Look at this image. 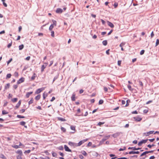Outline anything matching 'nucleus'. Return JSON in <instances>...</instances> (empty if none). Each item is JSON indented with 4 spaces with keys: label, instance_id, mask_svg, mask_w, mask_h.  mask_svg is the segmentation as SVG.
<instances>
[{
    "label": "nucleus",
    "instance_id": "cd10ccee",
    "mask_svg": "<svg viewBox=\"0 0 159 159\" xmlns=\"http://www.w3.org/2000/svg\"><path fill=\"white\" fill-rule=\"evenodd\" d=\"M81 152L83 155L85 156H86L87 155V153L84 151H82Z\"/></svg>",
    "mask_w": 159,
    "mask_h": 159
},
{
    "label": "nucleus",
    "instance_id": "bb28decb",
    "mask_svg": "<svg viewBox=\"0 0 159 159\" xmlns=\"http://www.w3.org/2000/svg\"><path fill=\"white\" fill-rule=\"evenodd\" d=\"M3 2V5L6 7H7V5L6 3L5 2V0H1Z\"/></svg>",
    "mask_w": 159,
    "mask_h": 159
},
{
    "label": "nucleus",
    "instance_id": "bf43d9fd",
    "mask_svg": "<svg viewBox=\"0 0 159 159\" xmlns=\"http://www.w3.org/2000/svg\"><path fill=\"white\" fill-rule=\"evenodd\" d=\"M59 153L60 156H61L62 157H63L64 156V154L63 153H62L61 152H59Z\"/></svg>",
    "mask_w": 159,
    "mask_h": 159
},
{
    "label": "nucleus",
    "instance_id": "f3484780",
    "mask_svg": "<svg viewBox=\"0 0 159 159\" xmlns=\"http://www.w3.org/2000/svg\"><path fill=\"white\" fill-rule=\"evenodd\" d=\"M40 94H39L35 97V100L38 101L40 99Z\"/></svg>",
    "mask_w": 159,
    "mask_h": 159
},
{
    "label": "nucleus",
    "instance_id": "4be33fe9",
    "mask_svg": "<svg viewBox=\"0 0 159 159\" xmlns=\"http://www.w3.org/2000/svg\"><path fill=\"white\" fill-rule=\"evenodd\" d=\"M18 100L17 98H15L12 99L11 101L13 102H16Z\"/></svg>",
    "mask_w": 159,
    "mask_h": 159
},
{
    "label": "nucleus",
    "instance_id": "c9c22d12",
    "mask_svg": "<svg viewBox=\"0 0 159 159\" xmlns=\"http://www.w3.org/2000/svg\"><path fill=\"white\" fill-rule=\"evenodd\" d=\"M52 154L53 157H56L57 155V153L56 152H52Z\"/></svg>",
    "mask_w": 159,
    "mask_h": 159
},
{
    "label": "nucleus",
    "instance_id": "864d4df0",
    "mask_svg": "<svg viewBox=\"0 0 159 159\" xmlns=\"http://www.w3.org/2000/svg\"><path fill=\"white\" fill-rule=\"evenodd\" d=\"M12 58H11L10 60L7 61V64L8 65L10 62L12 61Z\"/></svg>",
    "mask_w": 159,
    "mask_h": 159
},
{
    "label": "nucleus",
    "instance_id": "603ef678",
    "mask_svg": "<svg viewBox=\"0 0 159 159\" xmlns=\"http://www.w3.org/2000/svg\"><path fill=\"white\" fill-rule=\"evenodd\" d=\"M0 158L3 159H6V157L3 155H2L0 156Z\"/></svg>",
    "mask_w": 159,
    "mask_h": 159
},
{
    "label": "nucleus",
    "instance_id": "7c9ffc66",
    "mask_svg": "<svg viewBox=\"0 0 159 159\" xmlns=\"http://www.w3.org/2000/svg\"><path fill=\"white\" fill-rule=\"evenodd\" d=\"M25 122L24 121H21L20 122V125H22V126H24L25 125Z\"/></svg>",
    "mask_w": 159,
    "mask_h": 159
},
{
    "label": "nucleus",
    "instance_id": "6e6552de",
    "mask_svg": "<svg viewBox=\"0 0 159 159\" xmlns=\"http://www.w3.org/2000/svg\"><path fill=\"white\" fill-rule=\"evenodd\" d=\"M64 148H65V150L66 151L71 152V150L66 145H64Z\"/></svg>",
    "mask_w": 159,
    "mask_h": 159
},
{
    "label": "nucleus",
    "instance_id": "f704fd0d",
    "mask_svg": "<svg viewBox=\"0 0 159 159\" xmlns=\"http://www.w3.org/2000/svg\"><path fill=\"white\" fill-rule=\"evenodd\" d=\"M8 113V112H7L5 110H3L2 111V114L3 115L7 114Z\"/></svg>",
    "mask_w": 159,
    "mask_h": 159
},
{
    "label": "nucleus",
    "instance_id": "39448f33",
    "mask_svg": "<svg viewBox=\"0 0 159 159\" xmlns=\"http://www.w3.org/2000/svg\"><path fill=\"white\" fill-rule=\"evenodd\" d=\"M25 80V79L23 77H22L20 78L17 82V84H19L21 83H22L24 82Z\"/></svg>",
    "mask_w": 159,
    "mask_h": 159
},
{
    "label": "nucleus",
    "instance_id": "13d9d810",
    "mask_svg": "<svg viewBox=\"0 0 159 159\" xmlns=\"http://www.w3.org/2000/svg\"><path fill=\"white\" fill-rule=\"evenodd\" d=\"M11 44H12V43L11 42V43H9L7 45V47L9 48H10L11 46Z\"/></svg>",
    "mask_w": 159,
    "mask_h": 159
},
{
    "label": "nucleus",
    "instance_id": "4c0bfd02",
    "mask_svg": "<svg viewBox=\"0 0 159 159\" xmlns=\"http://www.w3.org/2000/svg\"><path fill=\"white\" fill-rule=\"evenodd\" d=\"M104 122H99L98 124V125L99 126H101L102 125L104 124Z\"/></svg>",
    "mask_w": 159,
    "mask_h": 159
},
{
    "label": "nucleus",
    "instance_id": "3c124183",
    "mask_svg": "<svg viewBox=\"0 0 159 159\" xmlns=\"http://www.w3.org/2000/svg\"><path fill=\"white\" fill-rule=\"evenodd\" d=\"M13 147L16 149H17L19 148V146L17 145H14L13 146Z\"/></svg>",
    "mask_w": 159,
    "mask_h": 159
},
{
    "label": "nucleus",
    "instance_id": "7ed1b4c3",
    "mask_svg": "<svg viewBox=\"0 0 159 159\" xmlns=\"http://www.w3.org/2000/svg\"><path fill=\"white\" fill-rule=\"evenodd\" d=\"M44 88H41L37 89L35 92V94H39L41 93L43 90H44Z\"/></svg>",
    "mask_w": 159,
    "mask_h": 159
},
{
    "label": "nucleus",
    "instance_id": "4d7b16f0",
    "mask_svg": "<svg viewBox=\"0 0 159 159\" xmlns=\"http://www.w3.org/2000/svg\"><path fill=\"white\" fill-rule=\"evenodd\" d=\"M127 87H128V89L129 90H131V86L130 85H128L127 86Z\"/></svg>",
    "mask_w": 159,
    "mask_h": 159
},
{
    "label": "nucleus",
    "instance_id": "69168bd1",
    "mask_svg": "<svg viewBox=\"0 0 159 159\" xmlns=\"http://www.w3.org/2000/svg\"><path fill=\"white\" fill-rule=\"evenodd\" d=\"M125 147H124L123 148H120L119 149V151H123V150H125Z\"/></svg>",
    "mask_w": 159,
    "mask_h": 159
},
{
    "label": "nucleus",
    "instance_id": "20e7f679",
    "mask_svg": "<svg viewBox=\"0 0 159 159\" xmlns=\"http://www.w3.org/2000/svg\"><path fill=\"white\" fill-rule=\"evenodd\" d=\"M63 11V10L59 8H57L56 11V12L58 14L61 13Z\"/></svg>",
    "mask_w": 159,
    "mask_h": 159
},
{
    "label": "nucleus",
    "instance_id": "58836bf2",
    "mask_svg": "<svg viewBox=\"0 0 159 159\" xmlns=\"http://www.w3.org/2000/svg\"><path fill=\"white\" fill-rule=\"evenodd\" d=\"M52 22H53L52 25H55V26H56V24H57V22H56V20H52Z\"/></svg>",
    "mask_w": 159,
    "mask_h": 159
},
{
    "label": "nucleus",
    "instance_id": "774afa93",
    "mask_svg": "<svg viewBox=\"0 0 159 159\" xmlns=\"http://www.w3.org/2000/svg\"><path fill=\"white\" fill-rule=\"evenodd\" d=\"M121 63V61H118V66H120Z\"/></svg>",
    "mask_w": 159,
    "mask_h": 159
},
{
    "label": "nucleus",
    "instance_id": "8fccbe9b",
    "mask_svg": "<svg viewBox=\"0 0 159 159\" xmlns=\"http://www.w3.org/2000/svg\"><path fill=\"white\" fill-rule=\"evenodd\" d=\"M144 52L145 51L144 50H142L140 52V54L141 55L143 54Z\"/></svg>",
    "mask_w": 159,
    "mask_h": 159
},
{
    "label": "nucleus",
    "instance_id": "412c9836",
    "mask_svg": "<svg viewBox=\"0 0 159 159\" xmlns=\"http://www.w3.org/2000/svg\"><path fill=\"white\" fill-rule=\"evenodd\" d=\"M148 153V151H145L144 152H143V153L140 156V157H141L144 155H146V154H147Z\"/></svg>",
    "mask_w": 159,
    "mask_h": 159
},
{
    "label": "nucleus",
    "instance_id": "423d86ee",
    "mask_svg": "<svg viewBox=\"0 0 159 159\" xmlns=\"http://www.w3.org/2000/svg\"><path fill=\"white\" fill-rule=\"evenodd\" d=\"M48 64L47 63H44V64L41 67V71H43L45 68L46 67Z\"/></svg>",
    "mask_w": 159,
    "mask_h": 159
},
{
    "label": "nucleus",
    "instance_id": "473e14b6",
    "mask_svg": "<svg viewBox=\"0 0 159 159\" xmlns=\"http://www.w3.org/2000/svg\"><path fill=\"white\" fill-rule=\"evenodd\" d=\"M53 27H54V26L53 25H52V24L49 27V30H51L53 28Z\"/></svg>",
    "mask_w": 159,
    "mask_h": 159
},
{
    "label": "nucleus",
    "instance_id": "338daca9",
    "mask_svg": "<svg viewBox=\"0 0 159 159\" xmlns=\"http://www.w3.org/2000/svg\"><path fill=\"white\" fill-rule=\"evenodd\" d=\"M154 35V34L153 33V31H152L151 34V38H152Z\"/></svg>",
    "mask_w": 159,
    "mask_h": 159
},
{
    "label": "nucleus",
    "instance_id": "2f4dec72",
    "mask_svg": "<svg viewBox=\"0 0 159 159\" xmlns=\"http://www.w3.org/2000/svg\"><path fill=\"white\" fill-rule=\"evenodd\" d=\"M17 117L19 118H25L24 116H21L20 115H17Z\"/></svg>",
    "mask_w": 159,
    "mask_h": 159
},
{
    "label": "nucleus",
    "instance_id": "72a5a7b5",
    "mask_svg": "<svg viewBox=\"0 0 159 159\" xmlns=\"http://www.w3.org/2000/svg\"><path fill=\"white\" fill-rule=\"evenodd\" d=\"M159 44V39H157L156 40V43L155 46H157Z\"/></svg>",
    "mask_w": 159,
    "mask_h": 159
},
{
    "label": "nucleus",
    "instance_id": "9b49d317",
    "mask_svg": "<svg viewBox=\"0 0 159 159\" xmlns=\"http://www.w3.org/2000/svg\"><path fill=\"white\" fill-rule=\"evenodd\" d=\"M33 93V92H27L26 94V97L27 98H29L30 96V95L31 94H32V93Z\"/></svg>",
    "mask_w": 159,
    "mask_h": 159
},
{
    "label": "nucleus",
    "instance_id": "e433bc0d",
    "mask_svg": "<svg viewBox=\"0 0 159 159\" xmlns=\"http://www.w3.org/2000/svg\"><path fill=\"white\" fill-rule=\"evenodd\" d=\"M61 131H62L63 132H65L66 131V129L63 127H61Z\"/></svg>",
    "mask_w": 159,
    "mask_h": 159
},
{
    "label": "nucleus",
    "instance_id": "c756f323",
    "mask_svg": "<svg viewBox=\"0 0 159 159\" xmlns=\"http://www.w3.org/2000/svg\"><path fill=\"white\" fill-rule=\"evenodd\" d=\"M18 72H15L14 73V76L15 77H18Z\"/></svg>",
    "mask_w": 159,
    "mask_h": 159
},
{
    "label": "nucleus",
    "instance_id": "a19ab883",
    "mask_svg": "<svg viewBox=\"0 0 159 159\" xmlns=\"http://www.w3.org/2000/svg\"><path fill=\"white\" fill-rule=\"evenodd\" d=\"M103 102V101L101 99L99 101V104H102Z\"/></svg>",
    "mask_w": 159,
    "mask_h": 159
},
{
    "label": "nucleus",
    "instance_id": "4468645a",
    "mask_svg": "<svg viewBox=\"0 0 159 159\" xmlns=\"http://www.w3.org/2000/svg\"><path fill=\"white\" fill-rule=\"evenodd\" d=\"M134 118L135 120L137 121H139L142 120V118L140 117H134Z\"/></svg>",
    "mask_w": 159,
    "mask_h": 159
},
{
    "label": "nucleus",
    "instance_id": "c85d7f7f",
    "mask_svg": "<svg viewBox=\"0 0 159 159\" xmlns=\"http://www.w3.org/2000/svg\"><path fill=\"white\" fill-rule=\"evenodd\" d=\"M33 98H31V100L28 103L29 105L33 103Z\"/></svg>",
    "mask_w": 159,
    "mask_h": 159
},
{
    "label": "nucleus",
    "instance_id": "dca6fc26",
    "mask_svg": "<svg viewBox=\"0 0 159 159\" xmlns=\"http://www.w3.org/2000/svg\"><path fill=\"white\" fill-rule=\"evenodd\" d=\"M153 132H154L153 131H149L147 133H146L147 134L146 135V136H148L150 134H152Z\"/></svg>",
    "mask_w": 159,
    "mask_h": 159
},
{
    "label": "nucleus",
    "instance_id": "e2e57ef3",
    "mask_svg": "<svg viewBox=\"0 0 159 159\" xmlns=\"http://www.w3.org/2000/svg\"><path fill=\"white\" fill-rule=\"evenodd\" d=\"M148 111V110L147 109H145L143 110V112L144 113H147Z\"/></svg>",
    "mask_w": 159,
    "mask_h": 159
},
{
    "label": "nucleus",
    "instance_id": "ddd939ff",
    "mask_svg": "<svg viewBox=\"0 0 159 159\" xmlns=\"http://www.w3.org/2000/svg\"><path fill=\"white\" fill-rule=\"evenodd\" d=\"M75 94L73 93L72 94V96L71 97V100L72 101H75Z\"/></svg>",
    "mask_w": 159,
    "mask_h": 159
},
{
    "label": "nucleus",
    "instance_id": "aec40b11",
    "mask_svg": "<svg viewBox=\"0 0 159 159\" xmlns=\"http://www.w3.org/2000/svg\"><path fill=\"white\" fill-rule=\"evenodd\" d=\"M102 43L104 46H106L107 43V41L106 40H104L102 41Z\"/></svg>",
    "mask_w": 159,
    "mask_h": 159
},
{
    "label": "nucleus",
    "instance_id": "49530a36",
    "mask_svg": "<svg viewBox=\"0 0 159 159\" xmlns=\"http://www.w3.org/2000/svg\"><path fill=\"white\" fill-rule=\"evenodd\" d=\"M17 153L19 154L20 155H21L22 154V152L20 150H18L17 151Z\"/></svg>",
    "mask_w": 159,
    "mask_h": 159
},
{
    "label": "nucleus",
    "instance_id": "6ab92c4d",
    "mask_svg": "<svg viewBox=\"0 0 159 159\" xmlns=\"http://www.w3.org/2000/svg\"><path fill=\"white\" fill-rule=\"evenodd\" d=\"M10 87V84L8 83L6 84L5 86V89H8Z\"/></svg>",
    "mask_w": 159,
    "mask_h": 159
},
{
    "label": "nucleus",
    "instance_id": "de8ad7c7",
    "mask_svg": "<svg viewBox=\"0 0 159 159\" xmlns=\"http://www.w3.org/2000/svg\"><path fill=\"white\" fill-rule=\"evenodd\" d=\"M129 154H135V151H130L129 152Z\"/></svg>",
    "mask_w": 159,
    "mask_h": 159
},
{
    "label": "nucleus",
    "instance_id": "a18cd8bd",
    "mask_svg": "<svg viewBox=\"0 0 159 159\" xmlns=\"http://www.w3.org/2000/svg\"><path fill=\"white\" fill-rule=\"evenodd\" d=\"M155 146V145L153 144H152V145H150V144H149V145H148L147 146H148V148H152V147H153V146Z\"/></svg>",
    "mask_w": 159,
    "mask_h": 159
},
{
    "label": "nucleus",
    "instance_id": "09e8293b",
    "mask_svg": "<svg viewBox=\"0 0 159 159\" xmlns=\"http://www.w3.org/2000/svg\"><path fill=\"white\" fill-rule=\"evenodd\" d=\"M30 150H26V151H25L24 152V153H29L30 152Z\"/></svg>",
    "mask_w": 159,
    "mask_h": 159
},
{
    "label": "nucleus",
    "instance_id": "0eeeda50",
    "mask_svg": "<svg viewBox=\"0 0 159 159\" xmlns=\"http://www.w3.org/2000/svg\"><path fill=\"white\" fill-rule=\"evenodd\" d=\"M140 149H141V148H136L135 147H129L128 148V149H132L133 150H138Z\"/></svg>",
    "mask_w": 159,
    "mask_h": 159
},
{
    "label": "nucleus",
    "instance_id": "b1692460",
    "mask_svg": "<svg viewBox=\"0 0 159 159\" xmlns=\"http://www.w3.org/2000/svg\"><path fill=\"white\" fill-rule=\"evenodd\" d=\"M24 47V45L23 44H22L19 46V50H21Z\"/></svg>",
    "mask_w": 159,
    "mask_h": 159
},
{
    "label": "nucleus",
    "instance_id": "ea45409f",
    "mask_svg": "<svg viewBox=\"0 0 159 159\" xmlns=\"http://www.w3.org/2000/svg\"><path fill=\"white\" fill-rule=\"evenodd\" d=\"M70 129H72V130H75V126H73V125H71L70 126Z\"/></svg>",
    "mask_w": 159,
    "mask_h": 159
},
{
    "label": "nucleus",
    "instance_id": "393cba45",
    "mask_svg": "<svg viewBox=\"0 0 159 159\" xmlns=\"http://www.w3.org/2000/svg\"><path fill=\"white\" fill-rule=\"evenodd\" d=\"M92 154L94 156H96V157L98 156V153L96 152H92Z\"/></svg>",
    "mask_w": 159,
    "mask_h": 159
},
{
    "label": "nucleus",
    "instance_id": "5fc2aeb1",
    "mask_svg": "<svg viewBox=\"0 0 159 159\" xmlns=\"http://www.w3.org/2000/svg\"><path fill=\"white\" fill-rule=\"evenodd\" d=\"M79 157L81 159H83L84 158L83 156L81 154L79 155Z\"/></svg>",
    "mask_w": 159,
    "mask_h": 159
},
{
    "label": "nucleus",
    "instance_id": "680f3d73",
    "mask_svg": "<svg viewBox=\"0 0 159 159\" xmlns=\"http://www.w3.org/2000/svg\"><path fill=\"white\" fill-rule=\"evenodd\" d=\"M130 102V100H128L126 102H127V103L125 105V106L126 107H127L129 105V104L128 103V102Z\"/></svg>",
    "mask_w": 159,
    "mask_h": 159
},
{
    "label": "nucleus",
    "instance_id": "9d476101",
    "mask_svg": "<svg viewBox=\"0 0 159 159\" xmlns=\"http://www.w3.org/2000/svg\"><path fill=\"white\" fill-rule=\"evenodd\" d=\"M120 135V133H117L112 135V136L114 138H117Z\"/></svg>",
    "mask_w": 159,
    "mask_h": 159
},
{
    "label": "nucleus",
    "instance_id": "0e129e2a",
    "mask_svg": "<svg viewBox=\"0 0 159 159\" xmlns=\"http://www.w3.org/2000/svg\"><path fill=\"white\" fill-rule=\"evenodd\" d=\"M125 43H121L120 45V47H122L123 46L125 45Z\"/></svg>",
    "mask_w": 159,
    "mask_h": 159
},
{
    "label": "nucleus",
    "instance_id": "052dcab7",
    "mask_svg": "<svg viewBox=\"0 0 159 159\" xmlns=\"http://www.w3.org/2000/svg\"><path fill=\"white\" fill-rule=\"evenodd\" d=\"M114 27V25L113 24L110 22V27L111 28H113Z\"/></svg>",
    "mask_w": 159,
    "mask_h": 159
},
{
    "label": "nucleus",
    "instance_id": "5701e85b",
    "mask_svg": "<svg viewBox=\"0 0 159 159\" xmlns=\"http://www.w3.org/2000/svg\"><path fill=\"white\" fill-rule=\"evenodd\" d=\"M58 75H56L53 79L52 83H53L54 82L55 80L57 79L58 78Z\"/></svg>",
    "mask_w": 159,
    "mask_h": 159
},
{
    "label": "nucleus",
    "instance_id": "79ce46f5",
    "mask_svg": "<svg viewBox=\"0 0 159 159\" xmlns=\"http://www.w3.org/2000/svg\"><path fill=\"white\" fill-rule=\"evenodd\" d=\"M25 111V109H22L21 110H20V112L21 113H24Z\"/></svg>",
    "mask_w": 159,
    "mask_h": 159
},
{
    "label": "nucleus",
    "instance_id": "c03bdc74",
    "mask_svg": "<svg viewBox=\"0 0 159 159\" xmlns=\"http://www.w3.org/2000/svg\"><path fill=\"white\" fill-rule=\"evenodd\" d=\"M118 4L117 2H115L114 4L113 5V6L115 8H116L118 6Z\"/></svg>",
    "mask_w": 159,
    "mask_h": 159
},
{
    "label": "nucleus",
    "instance_id": "a211bd4d",
    "mask_svg": "<svg viewBox=\"0 0 159 159\" xmlns=\"http://www.w3.org/2000/svg\"><path fill=\"white\" fill-rule=\"evenodd\" d=\"M58 120L61 121H66V120L65 119L61 117H58Z\"/></svg>",
    "mask_w": 159,
    "mask_h": 159
},
{
    "label": "nucleus",
    "instance_id": "1a4fd4ad",
    "mask_svg": "<svg viewBox=\"0 0 159 159\" xmlns=\"http://www.w3.org/2000/svg\"><path fill=\"white\" fill-rule=\"evenodd\" d=\"M21 100H19V101L18 103L16 105L15 107L16 108V109L18 108L19 107V106H20V105L21 104Z\"/></svg>",
    "mask_w": 159,
    "mask_h": 159
},
{
    "label": "nucleus",
    "instance_id": "a878e982",
    "mask_svg": "<svg viewBox=\"0 0 159 159\" xmlns=\"http://www.w3.org/2000/svg\"><path fill=\"white\" fill-rule=\"evenodd\" d=\"M11 74H8L6 76V79H7L11 78Z\"/></svg>",
    "mask_w": 159,
    "mask_h": 159
},
{
    "label": "nucleus",
    "instance_id": "6e6d98bb",
    "mask_svg": "<svg viewBox=\"0 0 159 159\" xmlns=\"http://www.w3.org/2000/svg\"><path fill=\"white\" fill-rule=\"evenodd\" d=\"M58 149L60 150H62L63 149V148L62 146H60L59 147Z\"/></svg>",
    "mask_w": 159,
    "mask_h": 159
},
{
    "label": "nucleus",
    "instance_id": "f8f14e48",
    "mask_svg": "<svg viewBox=\"0 0 159 159\" xmlns=\"http://www.w3.org/2000/svg\"><path fill=\"white\" fill-rule=\"evenodd\" d=\"M69 145L74 146H76V143L70 142L69 143Z\"/></svg>",
    "mask_w": 159,
    "mask_h": 159
},
{
    "label": "nucleus",
    "instance_id": "2eb2a0df",
    "mask_svg": "<svg viewBox=\"0 0 159 159\" xmlns=\"http://www.w3.org/2000/svg\"><path fill=\"white\" fill-rule=\"evenodd\" d=\"M36 76V75L35 73H34L32 76L31 78V80H34Z\"/></svg>",
    "mask_w": 159,
    "mask_h": 159
},
{
    "label": "nucleus",
    "instance_id": "f257e3e1",
    "mask_svg": "<svg viewBox=\"0 0 159 159\" xmlns=\"http://www.w3.org/2000/svg\"><path fill=\"white\" fill-rule=\"evenodd\" d=\"M87 139H83L81 141H80L78 143H76V147L80 146L84 143L85 142L87 141Z\"/></svg>",
    "mask_w": 159,
    "mask_h": 159
},
{
    "label": "nucleus",
    "instance_id": "37998d69",
    "mask_svg": "<svg viewBox=\"0 0 159 159\" xmlns=\"http://www.w3.org/2000/svg\"><path fill=\"white\" fill-rule=\"evenodd\" d=\"M54 31H52L51 32V36L52 37H54Z\"/></svg>",
    "mask_w": 159,
    "mask_h": 159
},
{
    "label": "nucleus",
    "instance_id": "f03ea898",
    "mask_svg": "<svg viewBox=\"0 0 159 159\" xmlns=\"http://www.w3.org/2000/svg\"><path fill=\"white\" fill-rule=\"evenodd\" d=\"M148 140V139L142 140L138 143V145L139 146H141L142 145V144L146 143Z\"/></svg>",
    "mask_w": 159,
    "mask_h": 159
}]
</instances>
